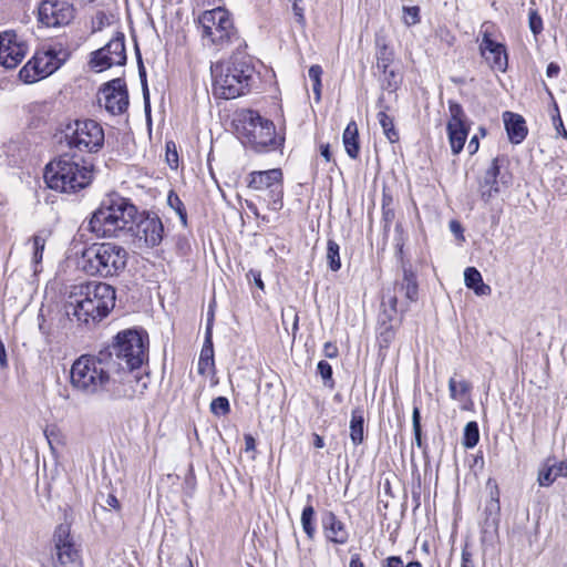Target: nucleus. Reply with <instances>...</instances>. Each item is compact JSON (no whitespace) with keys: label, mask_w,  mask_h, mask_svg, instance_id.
Masks as SVG:
<instances>
[{"label":"nucleus","mask_w":567,"mask_h":567,"mask_svg":"<svg viewBox=\"0 0 567 567\" xmlns=\"http://www.w3.org/2000/svg\"><path fill=\"white\" fill-rule=\"evenodd\" d=\"M84 270L104 278L118 276L127 265L128 254L114 243L93 244L83 252Z\"/></svg>","instance_id":"1a4fd4ad"},{"label":"nucleus","mask_w":567,"mask_h":567,"mask_svg":"<svg viewBox=\"0 0 567 567\" xmlns=\"http://www.w3.org/2000/svg\"><path fill=\"white\" fill-rule=\"evenodd\" d=\"M478 147H480L478 136L474 135V136H472V138L468 142L467 151L471 155H474L478 151Z\"/></svg>","instance_id":"3c124183"},{"label":"nucleus","mask_w":567,"mask_h":567,"mask_svg":"<svg viewBox=\"0 0 567 567\" xmlns=\"http://www.w3.org/2000/svg\"><path fill=\"white\" fill-rule=\"evenodd\" d=\"M419 298V285L415 274L403 266V277L396 280L392 288L384 290L381 301L382 311L379 321L389 331L393 320L396 319L399 312L403 313L409 310L410 305Z\"/></svg>","instance_id":"6e6552de"},{"label":"nucleus","mask_w":567,"mask_h":567,"mask_svg":"<svg viewBox=\"0 0 567 567\" xmlns=\"http://www.w3.org/2000/svg\"><path fill=\"white\" fill-rule=\"evenodd\" d=\"M166 162L172 168H177L178 166V154L173 142L166 143Z\"/></svg>","instance_id":"37998d69"},{"label":"nucleus","mask_w":567,"mask_h":567,"mask_svg":"<svg viewBox=\"0 0 567 567\" xmlns=\"http://www.w3.org/2000/svg\"><path fill=\"white\" fill-rule=\"evenodd\" d=\"M27 43L13 30L0 33V64L7 69L16 68L25 56Z\"/></svg>","instance_id":"6ab92c4d"},{"label":"nucleus","mask_w":567,"mask_h":567,"mask_svg":"<svg viewBox=\"0 0 567 567\" xmlns=\"http://www.w3.org/2000/svg\"><path fill=\"white\" fill-rule=\"evenodd\" d=\"M394 217V213L392 210H385L384 212V218L385 220H391Z\"/></svg>","instance_id":"338daca9"},{"label":"nucleus","mask_w":567,"mask_h":567,"mask_svg":"<svg viewBox=\"0 0 567 567\" xmlns=\"http://www.w3.org/2000/svg\"><path fill=\"white\" fill-rule=\"evenodd\" d=\"M528 25L532 33L537 37L543 31V19L536 9L530 8L528 11Z\"/></svg>","instance_id":"e433bc0d"},{"label":"nucleus","mask_w":567,"mask_h":567,"mask_svg":"<svg viewBox=\"0 0 567 567\" xmlns=\"http://www.w3.org/2000/svg\"><path fill=\"white\" fill-rule=\"evenodd\" d=\"M38 321H39V330L40 332L48 337L50 334L49 332V329L45 327V319H44V316L42 313H39L38 315Z\"/></svg>","instance_id":"4d7b16f0"},{"label":"nucleus","mask_w":567,"mask_h":567,"mask_svg":"<svg viewBox=\"0 0 567 567\" xmlns=\"http://www.w3.org/2000/svg\"><path fill=\"white\" fill-rule=\"evenodd\" d=\"M125 37L122 32H117L104 47L91 53L90 65L96 72H102L113 65H125Z\"/></svg>","instance_id":"2eb2a0df"},{"label":"nucleus","mask_w":567,"mask_h":567,"mask_svg":"<svg viewBox=\"0 0 567 567\" xmlns=\"http://www.w3.org/2000/svg\"><path fill=\"white\" fill-rule=\"evenodd\" d=\"M559 476L567 477V460L546 465L538 474V483L540 486H549Z\"/></svg>","instance_id":"a878e982"},{"label":"nucleus","mask_w":567,"mask_h":567,"mask_svg":"<svg viewBox=\"0 0 567 567\" xmlns=\"http://www.w3.org/2000/svg\"><path fill=\"white\" fill-rule=\"evenodd\" d=\"M109 353L82 354L70 370L71 385L85 395H96L109 390L112 375L116 374Z\"/></svg>","instance_id":"f03ea898"},{"label":"nucleus","mask_w":567,"mask_h":567,"mask_svg":"<svg viewBox=\"0 0 567 567\" xmlns=\"http://www.w3.org/2000/svg\"><path fill=\"white\" fill-rule=\"evenodd\" d=\"M104 101L105 110L113 114H122L128 106V93L123 79H114L100 90L99 103Z\"/></svg>","instance_id":"a211bd4d"},{"label":"nucleus","mask_w":567,"mask_h":567,"mask_svg":"<svg viewBox=\"0 0 567 567\" xmlns=\"http://www.w3.org/2000/svg\"><path fill=\"white\" fill-rule=\"evenodd\" d=\"M60 51L54 48L39 50L32 59L20 70L19 78L24 83H34L51 75L64 62L65 56H59Z\"/></svg>","instance_id":"ddd939ff"},{"label":"nucleus","mask_w":567,"mask_h":567,"mask_svg":"<svg viewBox=\"0 0 567 567\" xmlns=\"http://www.w3.org/2000/svg\"><path fill=\"white\" fill-rule=\"evenodd\" d=\"M317 369H318V373L322 378L324 384L327 386H329V388H333L334 381H333V378H332V367H331V364L328 363L324 360H321V361H319V363L317 365Z\"/></svg>","instance_id":"4c0bfd02"},{"label":"nucleus","mask_w":567,"mask_h":567,"mask_svg":"<svg viewBox=\"0 0 567 567\" xmlns=\"http://www.w3.org/2000/svg\"><path fill=\"white\" fill-rule=\"evenodd\" d=\"M553 126L556 131L557 136H561L567 140V130L564 126L563 120L559 114V110L556 103H554V112L551 114Z\"/></svg>","instance_id":"79ce46f5"},{"label":"nucleus","mask_w":567,"mask_h":567,"mask_svg":"<svg viewBox=\"0 0 567 567\" xmlns=\"http://www.w3.org/2000/svg\"><path fill=\"white\" fill-rule=\"evenodd\" d=\"M115 306V290L105 282H86L71 288L64 303L70 320L94 326L105 318Z\"/></svg>","instance_id":"f257e3e1"},{"label":"nucleus","mask_w":567,"mask_h":567,"mask_svg":"<svg viewBox=\"0 0 567 567\" xmlns=\"http://www.w3.org/2000/svg\"><path fill=\"white\" fill-rule=\"evenodd\" d=\"M210 412L216 416H224L230 412V404L226 396H217L210 403Z\"/></svg>","instance_id":"c9c22d12"},{"label":"nucleus","mask_w":567,"mask_h":567,"mask_svg":"<svg viewBox=\"0 0 567 567\" xmlns=\"http://www.w3.org/2000/svg\"><path fill=\"white\" fill-rule=\"evenodd\" d=\"M316 512L311 504H308L303 507L301 513V526L307 537L312 540L316 535V525H315Z\"/></svg>","instance_id":"c756f323"},{"label":"nucleus","mask_w":567,"mask_h":567,"mask_svg":"<svg viewBox=\"0 0 567 567\" xmlns=\"http://www.w3.org/2000/svg\"><path fill=\"white\" fill-rule=\"evenodd\" d=\"M349 567H365L362 560L360 559L359 554H353L350 559Z\"/></svg>","instance_id":"052dcab7"},{"label":"nucleus","mask_w":567,"mask_h":567,"mask_svg":"<svg viewBox=\"0 0 567 567\" xmlns=\"http://www.w3.org/2000/svg\"><path fill=\"white\" fill-rule=\"evenodd\" d=\"M342 141L347 154L353 159L358 158L360 153V144L358 126L354 121L348 123L343 131Z\"/></svg>","instance_id":"bb28decb"},{"label":"nucleus","mask_w":567,"mask_h":567,"mask_svg":"<svg viewBox=\"0 0 567 567\" xmlns=\"http://www.w3.org/2000/svg\"><path fill=\"white\" fill-rule=\"evenodd\" d=\"M323 352L327 358H336L338 355V348L333 343L327 342L324 343Z\"/></svg>","instance_id":"09e8293b"},{"label":"nucleus","mask_w":567,"mask_h":567,"mask_svg":"<svg viewBox=\"0 0 567 567\" xmlns=\"http://www.w3.org/2000/svg\"><path fill=\"white\" fill-rule=\"evenodd\" d=\"M323 535L328 542L337 545H344L349 540V533L343 522L331 511H326L321 515Z\"/></svg>","instance_id":"412c9836"},{"label":"nucleus","mask_w":567,"mask_h":567,"mask_svg":"<svg viewBox=\"0 0 567 567\" xmlns=\"http://www.w3.org/2000/svg\"><path fill=\"white\" fill-rule=\"evenodd\" d=\"M313 446L316 449H322L324 446V441H323V437L320 436L319 434L317 433H313Z\"/></svg>","instance_id":"e2e57ef3"},{"label":"nucleus","mask_w":567,"mask_h":567,"mask_svg":"<svg viewBox=\"0 0 567 567\" xmlns=\"http://www.w3.org/2000/svg\"><path fill=\"white\" fill-rule=\"evenodd\" d=\"M0 367L2 369H6L8 367L6 347L1 339H0Z\"/></svg>","instance_id":"6e6d98bb"},{"label":"nucleus","mask_w":567,"mask_h":567,"mask_svg":"<svg viewBox=\"0 0 567 567\" xmlns=\"http://www.w3.org/2000/svg\"><path fill=\"white\" fill-rule=\"evenodd\" d=\"M138 73H140L141 83H142L145 109H148L150 107V92H148V86H147V81H146V72H145V69L142 63H140Z\"/></svg>","instance_id":"c03bdc74"},{"label":"nucleus","mask_w":567,"mask_h":567,"mask_svg":"<svg viewBox=\"0 0 567 567\" xmlns=\"http://www.w3.org/2000/svg\"><path fill=\"white\" fill-rule=\"evenodd\" d=\"M215 367L214 361V347L213 336L210 332V326L205 331V341L200 351L198 360V373L206 374L208 370H213Z\"/></svg>","instance_id":"b1692460"},{"label":"nucleus","mask_w":567,"mask_h":567,"mask_svg":"<svg viewBox=\"0 0 567 567\" xmlns=\"http://www.w3.org/2000/svg\"><path fill=\"white\" fill-rule=\"evenodd\" d=\"M245 451L250 452L256 450V441L251 434H245Z\"/></svg>","instance_id":"5fc2aeb1"},{"label":"nucleus","mask_w":567,"mask_h":567,"mask_svg":"<svg viewBox=\"0 0 567 567\" xmlns=\"http://www.w3.org/2000/svg\"><path fill=\"white\" fill-rule=\"evenodd\" d=\"M327 261L332 271H338L341 268L340 247L332 239L327 243Z\"/></svg>","instance_id":"72a5a7b5"},{"label":"nucleus","mask_w":567,"mask_h":567,"mask_svg":"<svg viewBox=\"0 0 567 567\" xmlns=\"http://www.w3.org/2000/svg\"><path fill=\"white\" fill-rule=\"evenodd\" d=\"M320 89H321V85H317V83H312V91L316 94L317 100L320 99Z\"/></svg>","instance_id":"69168bd1"},{"label":"nucleus","mask_w":567,"mask_h":567,"mask_svg":"<svg viewBox=\"0 0 567 567\" xmlns=\"http://www.w3.org/2000/svg\"><path fill=\"white\" fill-rule=\"evenodd\" d=\"M301 0H292V11L296 22L301 27H306L305 9L299 4Z\"/></svg>","instance_id":"a18cd8bd"},{"label":"nucleus","mask_w":567,"mask_h":567,"mask_svg":"<svg viewBox=\"0 0 567 567\" xmlns=\"http://www.w3.org/2000/svg\"><path fill=\"white\" fill-rule=\"evenodd\" d=\"M210 72L214 94L230 100L249 90L255 69L249 56H231L228 61L213 63Z\"/></svg>","instance_id":"7ed1b4c3"},{"label":"nucleus","mask_w":567,"mask_h":567,"mask_svg":"<svg viewBox=\"0 0 567 567\" xmlns=\"http://www.w3.org/2000/svg\"><path fill=\"white\" fill-rule=\"evenodd\" d=\"M247 278L248 280H252L254 284L260 289V290H264L265 289V284L261 279V274L260 271L258 270H254V269H250L248 272H247Z\"/></svg>","instance_id":"de8ad7c7"},{"label":"nucleus","mask_w":567,"mask_h":567,"mask_svg":"<svg viewBox=\"0 0 567 567\" xmlns=\"http://www.w3.org/2000/svg\"><path fill=\"white\" fill-rule=\"evenodd\" d=\"M403 22L409 27L419 23L420 8L417 6L403 7Z\"/></svg>","instance_id":"a19ab883"},{"label":"nucleus","mask_w":567,"mask_h":567,"mask_svg":"<svg viewBox=\"0 0 567 567\" xmlns=\"http://www.w3.org/2000/svg\"><path fill=\"white\" fill-rule=\"evenodd\" d=\"M236 123L241 143L257 153L276 151L284 144L285 138L277 136L274 123L256 111H241Z\"/></svg>","instance_id":"423d86ee"},{"label":"nucleus","mask_w":567,"mask_h":567,"mask_svg":"<svg viewBox=\"0 0 567 567\" xmlns=\"http://www.w3.org/2000/svg\"><path fill=\"white\" fill-rule=\"evenodd\" d=\"M246 206L256 217H259L258 208L252 202L246 200Z\"/></svg>","instance_id":"0e129e2a"},{"label":"nucleus","mask_w":567,"mask_h":567,"mask_svg":"<svg viewBox=\"0 0 567 567\" xmlns=\"http://www.w3.org/2000/svg\"><path fill=\"white\" fill-rule=\"evenodd\" d=\"M106 504H107L109 506L113 507L114 509H118V508H120V502H118V499H117L114 495H112V494H110V495L107 496V498H106Z\"/></svg>","instance_id":"680f3d73"},{"label":"nucleus","mask_w":567,"mask_h":567,"mask_svg":"<svg viewBox=\"0 0 567 567\" xmlns=\"http://www.w3.org/2000/svg\"><path fill=\"white\" fill-rule=\"evenodd\" d=\"M75 17V9L66 0H42L38 8V21L48 28L65 27Z\"/></svg>","instance_id":"dca6fc26"},{"label":"nucleus","mask_w":567,"mask_h":567,"mask_svg":"<svg viewBox=\"0 0 567 567\" xmlns=\"http://www.w3.org/2000/svg\"><path fill=\"white\" fill-rule=\"evenodd\" d=\"M405 567H422V565L419 561H411Z\"/></svg>","instance_id":"774afa93"},{"label":"nucleus","mask_w":567,"mask_h":567,"mask_svg":"<svg viewBox=\"0 0 567 567\" xmlns=\"http://www.w3.org/2000/svg\"><path fill=\"white\" fill-rule=\"evenodd\" d=\"M503 118L509 141L514 144L522 143L527 135L524 117L516 113L505 112Z\"/></svg>","instance_id":"5701e85b"},{"label":"nucleus","mask_w":567,"mask_h":567,"mask_svg":"<svg viewBox=\"0 0 567 567\" xmlns=\"http://www.w3.org/2000/svg\"><path fill=\"white\" fill-rule=\"evenodd\" d=\"M384 567H403V561L399 556H391L385 559Z\"/></svg>","instance_id":"864d4df0"},{"label":"nucleus","mask_w":567,"mask_h":567,"mask_svg":"<svg viewBox=\"0 0 567 567\" xmlns=\"http://www.w3.org/2000/svg\"><path fill=\"white\" fill-rule=\"evenodd\" d=\"M464 282L476 296H489L492 289L484 284L481 272L475 267H467L464 271Z\"/></svg>","instance_id":"393cba45"},{"label":"nucleus","mask_w":567,"mask_h":567,"mask_svg":"<svg viewBox=\"0 0 567 567\" xmlns=\"http://www.w3.org/2000/svg\"><path fill=\"white\" fill-rule=\"evenodd\" d=\"M450 120L446 124L452 153L460 154L465 145L471 125L461 104L449 102Z\"/></svg>","instance_id":"f3484780"},{"label":"nucleus","mask_w":567,"mask_h":567,"mask_svg":"<svg viewBox=\"0 0 567 567\" xmlns=\"http://www.w3.org/2000/svg\"><path fill=\"white\" fill-rule=\"evenodd\" d=\"M472 385L466 380L457 381L454 378L449 380L450 396L453 400H462L471 392Z\"/></svg>","instance_id":"2f4dec72"},{"label":"nucleus","mask_w":567,"mask_h":567,"mask_svg":"<svg viewBox=\"0 0 567 567\" xmlns=\"http://www.w3.org/2000/svg\"><path fill=\"white\" fill-rule=\"evenodd\" d=\"M102 351L110 354L115 373L132 372L147 360V336L136 330L121 331Z\"/></svg>","instance_id":"0eeeda50"},{"label":"nucleus","mask_w":567,"mask_h":567,"mask_svg":"<svg viewBox=\"0 0 567 567\" xmlns=\"http://www.w3.org/2000/svg\"><path fill=\"white\" fill-rule=\"evenodd\" d=\"M136 216V207L126 198L110 196L102 200L89 221V229L96 237L124 238L128 224Z\"/></svg>","instance_id":"20e7f679"},{"label":"nucleus","mask_w":567,"mask_h":567,"mask_svg":"<svg viewBox=\"0 0 567 567\" xmlns=\"http://www.w3.org/2000/svg\"><path fill=\"white\" fill-rule=\"evenodd\" d=\"M167 200H168L169 206L172 208H174L175 212L177 213V215L179 216L183 225H186L187 214H186L185 207H184L182 200L179 199V197L176 194L171 193L168 195Z\"/></svg>","instance_id":"ea45409f"},{"label":"nucleus","mask_w":567,"mask_h":567,"mask_svg":"<svg viewBox=\"0 0 567 567\" xmlns=\"http://www.w3.org/2000/svg\"><path fill=\"white\" fill-rule=\"evenodd\" d=\"M450 230L456 236L463 238V227L457 220L450 221Z\"/></svg>","instance_id":"603ef678"},{"label":"nucleus","mask_w":567,"mask_h":567,"mask_svg":"<svg viewBox=\"0 0 567 567\" xmlns=\"http://www.w3.org/2000/svg\"><path fill=\"white\" fill-rule=\"evenodd\" d=\"M350 439L353 445L358 446L364 441V415L361 408H355L351 412Z\"/></svg>","instance_id":"cd10ccee"},{"label":"nucleus","mask_w":567,"mask_h":567,"mask_svg":"<svg viewBox=\"0 0 567 567\" xmlns=\"http://www.w3.org/2000/svg\"><path fill=\"white\" fill-rule=\"evenodd\" d=\"M34 272L38 271V266L42 261L43 250L47 244V236L43 233L35 234L32 237Z\"/></svg>","instance_id":"473e14b6"},{"label":"nucleus","mask_w":567,"mask_h":567,"mask_svg":"<svg viewBox=\"0 0 567 567\" xmlns=\"http://www.w3.org/2000/svg\"><path fill=\"white\" fill-rule=\"evenodd\" d=\"M309 79L312 81V83H317V85H321V75H322V69L320 65L315 64L311 65L308 71Z\"/></svg>","instance_id":"49530a36"},{"label":"nucleus","mask_w":567,"mask_h":567,"mask_svg":"<svg viewBox=\"0 0 567 567\" xmlns=\"http://www.w3.org/2000/svg\"><path fill=\"white\" fill-rule=\"evenodd\" d=\"M560 72V68L557 63L550 62L546 69V75L548 78H557Z\"/></svg>","instance_id":"8fccbe9b"},{"label":"nucleus","mask_w":567,"mask_h":567,"mask_svg":"<svg viewBox=\"0 0 567 567\" xmlns=\"http://www.w3.org/2000/svg\"><path fill=\"white\" fill-rule=\"evenodd\" d=\"M63 134L69 147L79 152L96 153L104 144L103 127L94 120L69 122Z\"/></svg>","instance_id":"f8f14e48"},{"label":"nucleus","mask_w":567,"mask_h":567,"mask_svg":"<svg viewBox=\"0 0 567 567\" xmlns=\"http://www.w3.org/2000/svg\"><path fill=\"white\" fill-rule=\"evenodd\" d=\"M379 123L383 130V134L390 143H396L399 141V133L395 130L393 118L388 115L384 111L378 113Z\"/></svg>","instance_id":"7c9ffc66"},{"label":"nucleus","mask_w":567,"mask_h":567,"mask_svg":"<svg viewBox=\"0 0 567 567\" xmlns=\"http://www.w3.org/2000/svg\"><path fill=\"white\" fill-rule=\"evenodd\" d=\"M482 55L491 63V66L497 71L504 72L507 68V53L504 44L494 41L491 33L485 30L482 33L480 44Z\"/></svg>","instance_id":"aec40b11"},{"label":"nucleus","mask_w":567,"mask_h":567,"mask_svg":"<svg viewBox=\"0 0 567 567\" xmlns=\"http://www.w3.org/2000/svg\"><path fill=\"white\" fill-rule=\"evenodd\" d=\"M320 154L321 156L327 161V162H330L331 158H332V154L330 152V146L329 144H322L320 146Z\"/></svg>","instance_id":"13d9d810"},{"label":"nucleus","mask_w":567,"mask_h":567,"mask_svg":"<svg viewBox=\"0 0 567 567\" xmlns=\"http://www.w3.org/2000/svg\"><path fill=\"white\" fill-rule=\"evenodd\" d=\"M412 425H413L415 444L419 447H422L423 442H422V431H421V414H420V409L417 406H414V409H413Z\"/></svg>","instance_id":"58836bf2"},{"label":"nucleus","mask_w":567,"mask_h":567,"mask_svg":"<svg viewBox=\"0 0 567 567\" xmlns=\"http://www.w3.org/2000/svg\"><path fill=\"white\" fill-rule=\"evenodd\" d=\"M499 169L498 158H494L478 182V192L485 203H488L501 192L497 179L501 173Z\"/></svg>","instance_id":"4be33fe9"},{"label":"nucleus","mask_w":567,"mask_h":567,"mask_svg":"<svg viewBox=\"0 0 567 567\" xmlns=\"http://www.w3.org/2000/svg\"><path fill=\"white\" fill-rule=\"evenodd\" d=\"M499 512V491L498 487L495 485L494 488L491 491V497L485 506L486 520H492L494 525H497Z\"/></svg>","instance_id":"c85d7f7f"},{"label":"nucleus","mask_w":567,"mask_h":567,"mask_svg":"<svg viewBox=\"0 0 567 567\" xmlns=\"http://www.w3.org/2000/svg\"><path fill=\"white\" fill-rule=\"evenodd\" d=\"M461 567H474V564L471 558V554L467 551L462 553V565Z\"/></svg>","instance_id":"bf43d9fd"},{"label":"nucleus","mask_w":567,"mask_h":567,"mask_svg":"<svg viewBox=\"0 0 567 567\" xmlns=\"http://www.w3.org/2000/svg\"><path fill=\"white\" fill-rule=\"evenodd\" d=\"M44 179L51 189L76 193L91 184L93 164L78 159L75 155L63 154L47 165Z\"/></svg>","instance_id":"39448f33"},{"label":"nucleus","mask_w":567,"mask_h":567,"mask_svg":"<svg viewBox=\"0 0 567 567\" xmlns=\"http://www.w3.org/2000/svg\"><path fill=\"white\" fill-rule=\"evenodd\" d=\"M248 187L255 190H268V207L272 210L281 209L282 173L279 168L251 172Z\"/></svg>","instance_id":"4468645a"},{"label":"nucleus","mask_w":567,"mask_h":567,"mask_svg":"<svg viewBox=\"0 0 567 567\" xmlns=\"http://www.w3.org/2000/svg\"><path fill=\"white\" fill-rule=\"evenodd\" d=\"M480 441V430L475 421L468 422L464 427L463 445L473 449Z\"/></svg>","instance_id":"f704fd0d"},{"label":"nucleus","mask_w":567,"mask_h":567,"mask_svg":"<svg viewBox=\"0 0 567 567\" xmlns=\"http://www.w3.org/2000/svg\"><path fill=\"white\" fill-rule=\"evenodd\" d=\"M198 23L204 45L212 47L217 51L234 43H237L238 48L241 47V40L226 10L216 8L205 11L199 17Z\"/></svg>","instance_id":"9d476101"},{"label":"nucleus","mask_w":567,"mask_h":567,"mask_svg":"<svg viewBox=\"0 0 567 567\" xmlns=\"http://www.w3.org/2000/svg\"><path fill=\"white\" fill-rule=\"evenodd\" d=\"M164 236V226L156 214L141 213L128 224L124 239L135 249L147 250L158 246Z\"/></svg>","instance_id":"9b49d317"}]
</instances>
